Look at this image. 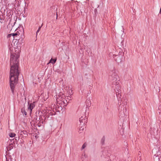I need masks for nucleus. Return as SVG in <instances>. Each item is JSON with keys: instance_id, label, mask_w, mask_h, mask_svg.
Wrapping results in <instances>:
<instances>
[{"instance_id": "nucleus-1", "label": "nucleus", "mask_w": 161, "mask_h": 161, "mask_svg": "<svg viewBox=\"0 0 161 161\" xmlns=\"http://www.w3.org/2000/svg\"><path fill=\"white\" fill-rule=\"evenodd\" d=\"M19 53L18 52L12 54L10 56V85L12 92L14 93L15 86L18 80L19 74Z\"/></svg>"}, {"instance_id": "nucleus-2", "label": "nucleus", "mask_w": 161, "mask_h": 161, "mask_svg": "<svg viewBox=\"0 0 161 161\" xmlns=\"http://www.w3.org/2000/svg\"><path fill=\"white\" fill-rule=\"evenodd\" d=\"M36 105V102L34 101H28V109L30 110V114L31 113L32 109Z\"/></svg>"}, {"instance_id": "nucleus-3", "label": "nucleus", "mask_w": 161, "mask_h": 161, "mask_svg": "<svg viewBox=\"0 0 161 161\" xmlns=\"http://www.w3.org/2000/svg\"><path fill=\"white\" fill-rule=\"evenodd\" d=\"M160 151L159 147L157 146H155L153 149L152 153L153 155L158 154Z\"/></svg>"}, {"instance_id": "nucleus-4", "label": "nucleus", "mask_w": 161, "mask_h": 161, "mask_svg": "<svg viewBox=\"0 0 161 161\" xmlns=\"http://www.w3.org/2000/svg\"><path fill=\"white\" fill-rule=\"evenodd\" d=\"M86 118V117L84 116H82L79 118V121L80 122V125H84L85 121L84 120Z\"/></svg>"}, {"instance_id": "nucleus-5", "label": "nucleus", "mask_w": 161, "mask_h": 161, "mask_svg": "<svg viewBox=\"0 0 161 161\" xmlns=\"http://www.w3.org/2000/svg\"><path fill=\"white\" fill-rule=\"evenodd\" d=\"M85 126L84 125H79V129L78 131L80 133H81L84 130Z\"/></svg>"}, {"instance_id": "nucleus-6", "label": "nucleus", "mask_w": 161, "mask_h": 161, "mask_svg": "<svg viewBox=\"0 0 161 161\" xmlns=\"http://www.w3.org/2000/svg\"><path fill=\"white\" fill-rule=\"evenodd\" d=\"M153 157L154 161H159L160 158L158 154L154 155Z\"/></svg>"}, {"instance_id": "nucleus-7", "label": "nucleus", "mask_w": 161, "mask_h": 161, "mask_svg": "<svg viewBox=\"0 0 161 161\" xmlns=\"http://www.w3.org/2000/svg\"><path fill=\"white\" fill-rule=\"evenodd\" d=\"M59 102H61V105L60 106L62 107V106L63 107H64L67 105L68 103L67 101H59Z\"/></svg>"}, {"instance_id": "nucleus-8", "label": "nucleus", "mask_w": 161, "mask_h": 161, "mask_svg": "<svg viewBox=\"0 0 161 161\" xmlns=\"http://www.w3.org/2000/svg\"><path fill=\"white\" fill-rule=\"evenodd\" d=\"M56 59H53V58H51L47 64H49L50 63H52V64H54L56 62Z\"/></svg>"}, {"instance_id": "nucleus-9", "label": "nucleus", "mask_w": 161, "mask_h": 161, "mask_svg": "<svg viewBox=\"0 0 161 161\" xmlns=\"http://www.w3.org/2000/svg\"><path fill=\"white\" fill-rule=\"evenodd\" d=\"M19 33L18 32H17L16 33H12V34L8 35V36L10 37L11 36H16L18 35Z\"/></svg>"}, {"instance_id": "nucleus-10", "label": "nucleus", "mask_w": 161, "mask_h": 161, "mask_svg": "<svg viewBox=\"0 0 161 161\" xmlns=\"http://www.w3.org/2000/svg\"><path fill=\"white\" fill-rule=\"evenodd\" d=\"M72 94H71V95H70V96H69V97L68 96V97H66L65 100H66V101H67V100H68L69 101H70L72 99Z\"/></svg>"}, {"instance_id": "nucleus-11", "label": "nucleus", "mask_w": 161, "mask_h": 161, "mask_svg": "<svg viewBox=\"0 0 161 161\" xmlns=\"http://www.w3.org/2000/svg\"><path fill=\"white\" fill-rule=\"evenodd\" d=\"M9 136L10 137H13L15 136V134L14 133H10L9 134Z\"/></svg>"}, {"instance_id": "nucleus-12", "label": "nucleus", "mask_w": 161, "mask_h": 161, "mask_svg": "<svg viewBox=\"0 0 161 161\" xmlns=\"http://www.w3.org/2000/svg\"><path fill=\"white\" fill-rule=\"evenodd\" d=\"M91 101H87V102L86 103V106L87 107H90L91 105Z\"/></svg>"}, {"instance_id": "nucleus-13", "label": "nucleus", "mask_w": 161, "mask_h": 161, "mask_svg": "<svg viewBox=\"0 0 161 161\" xmlns=\"http://www.w3.org/2000/svg\"><path fill=\"white\" fill-rule=\"evenodd\" d=\"M21 112L23 114V115H26L27 114L26 112L25 111V110L24 109H22L21 110Z\"/></svg>"}, {"instance_id": "nucleus-14", "label": "nucleus", "mask_w": 161, "mask_h": 161, "mask_svg": "<svg viewBox=\"0 0 161 161\" xmlns=\"http://www.w3.org/2000/svg\"><path fill=\"white\" fill-rule=\"evenodd\" d=\"M86 144L84 143V144H83L81 147L82 149H84L86 147Z\"/></svg>"}, {"instance_id": "nucleus-15", "label": "nucleus", "mask_w": 161, "mask_h": 161, "mask_svg": "<svg viewBox=\"0 0 161 161\" xmlns=\"http://www.w3.org/2000/svg\"><path fill=\"white\" fill-rule=\"evenodd\" d=\"M9 146H10V147H11L9 149H8V148L7 147V149L8 150H10V149H11L12 148V144H10L9 145Z\"/></svg>"}, {"instance_id": "nucleus-16", "label": "nucleus", "mask_w": 161, "mask_h": 161, "mask_svg": "<svg viewBox=\"0 0 161 161\" xmlns=\"http://www.w3.org/2000/svg\"><path fill=\"white\" fill-rule=\"evenodd\" d=\"M68 92L69 93L70 95H71V94H72V93H71L72 92V90H70L69 91H68Z\"/></svg>"}, {"instance_id": "nucleus-17", "label": "nucleus", "mask_w": 161, "mask_h": 161, "mask_svg": "<svg viewBox=\"0 0 161 161\" xmlns=\"http://www.w3.org/2000/svg\"><path fill=\"white\" fill-rule=\"evenodd\" d=\"M40 28H41V27H40V28L38 29V30L37 31V32H36V33H37H37H38V32H39V31H40Z\"/></svg>"}, {"instance_id": "nucleus-18", "label": "nucleus", "mask_w": 161, "mask_h": 161, "mask_svg": "<svg viewBox=\"0 0 161 161\" xmlns=\"http://www.w3.org/2000/svg\"><path fill=\"white\" fill-rule=\"evenodd\" d=\"M58 103L60 104V103Z\"/></svg>"}]
</instances>
